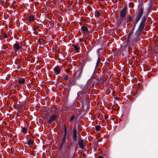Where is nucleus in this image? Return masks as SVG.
<instances>
[{"mask_svg": "<svg viewBox=\"0 0 158 158\" xmlns=\"http://www.w3.org/2000/svg\"><path fill=\"white\" fill-rule=\"evenodd\" d=\"M54 71L55 73L56 74L58 75L60 73V69L58 66H56L54 68Z\"/></svg>", "mask_w": 158, "mask_h": 158, "instance_id": "8", "label": "nucleus"}, {"mask_svg": "<svg viewBox=\"0 0 158 158\" xmlns=\"http://www.w3.org/2000/svg\"><path fill=\"white\" fill-rule=\"evenodd\" d=\"M143 12V9L142 8L140 9L139 12L137 14V16L135 18L134 20V23H133V25L131 30V31L130 33L129 34L127 37V43H129L131 42V41L130 40V35L131 34V33L135 29V27L136 24L139 21L140 18L142 17Z\"/></svg>", "mask_w": 158, "mask_h": 158, "instance_id": "2", "label": "nucleus"}, {"mask_svg": "<svg viewBox=\"0 0 158 158\" xmlns=\"http://www.w3.org/2000/svg\"><path fill=\"white\" fill-rule=\"evenodd\" d=\"M146 19L147 18L145 16L142 17L139 27L135 31L134 35L135 38L132 42H137L138 40V37L141 35L142 32L146 24Z\"/></svg>", "mask_w": 158, "mask_h": 158, "instance_id": "1", "label": "nucleus"}, {"mask_svg": "<svg viewBox=\"0 0 158 158\" xmlns=\"http://www.w3.org/2000/svg\"><path fill=\"white\" fill-rule=\"evenodd\" d=\"M132 21L131 18V17H129L128 19V21L131 22Z\"/></svg>", "mask_w": 158, "mask_h": 158, "instance_id": "24", "label": "nucleus"}, {"mask_svg": "<svg viewBox=\"0 0 158 158\" xmlns=\"http://www.w3.org/2000/svg\"><path fill=\"white\" fill-rule=\"evenodd\" d=\"M100 129V126L98 125V126H97L95 127V130L96 131H99V130Z\"/></svg>", "mask_w": 158, "mask_h": 158, "instance_id": "20", "label": "nucleus"}, {"mask_svg": "<svg viewBox=\"0 0 158 158\" xmlns=\"http://www.w3.org/2000/svg\"><path fill=\"white\" fill-rule=\"evenodd\" d=\"M115 1H117V0H115Z\"/></svg>", "mask_w": 158, "mask_h": 158, "instance_id": "30", "label": "nucleus"}, {"mask_svg": "<svg viewBox=\"0 0 158 158\" xmlns=\"http://www.w3.org/2000/svg\"><path fill=\"white\" fill-rule=\"evenodd\" d=\"M79 74L76 77V80H78L81 77V73H82V69H81L79 71Z\"/></svg>", "mask_w": 158, "mask_h": 158, "instance_id": "14", "label": "nucleus"}, {"mask_svg": "<svg viewBox=\"0 0 158 158\" xmlns=\"http://www.w3.org/2000/svg\"><path fill=\"white\" fill-rule=\"evenodd\" d=\"M27 144L29 146H31L33 145V142L32 140H29L27 141Z\"/></svg>", "mask_w": 158, "mask_h": 158, "instance_id": "15", "label": "nucleus"}, {"mask_svg": "<svg viewBox=\"0 0 158 158\" xmlns=\"http://www.w3.org/2000/svg\"><path fill=\"white\" fill-rule=\"evenodd\" d=\"M95 15L96 17H98L101 15V12L98 11H96L95 12Z\"/></svg>", "mask_w": 158, "mask_h": 158, "instance_id": "16", "label": "nucleus"}, {"mask_svg": "<svg viewBox=\"0 0 158 158\" xmlns=\"http://www.w3.org/2000/svg\"><path fill=\"white\" fill-rule=\"evenodd\" d=\"M73 48L74 49L76 52H79V50H80V45L78 44L76 45H74L73 46Z\"/></svg>", "mask_w": 158, "mask_h": 158, "instance_id": "11", "label": "nucleus"}, {"mask_svg": "<svg viewBox=\"0 0 158 158\" xmlns=\"http://www.w3.org/2000/svg\"><path fill=\"white\" fill-rule=\"evenodd\" d=\"M68 76L66 75L64 77V79L65 80H67L68 79Z\"/></svg>", "mask_w": 158, "mask_h": 158, "instance_id": "22", "label": "nucleus"}, {"mask_svg": "<svg viewBox=\"0 0 158 158\" xmlns=\"http://www.w3.org/2000/svg\"><path fill=\"white\" fill-rule=\"evenodd\" d=\"M3 36H4V37H5V38H8V36L6 34V33H4V34H3Z\"/></svg>", "mask_w": 158, "mask_h": 158, "instance_id": "23", "label": "nucleus"}, {"mask_svg": "<svg viewBox=\"0 0 158 158\" xmlns=\"http://www.w3.org/2000/svg\"><path fill=\"white\" fill-rule=\"evenodd\" d=\"M35 20L34 16L33 15H30L27 18V20L30 22L33 21Z\"/></svg>", "mask_w": 158, "mask_h": 158, "instance_id": "10", "label": "nucleus"}, {"mask_svg": "<svg viewBox=\"0 0 158 158\" xmlns=\"http://www.w3.org/2000/svg\"><path fill=\"white\" fill-rule=\"evenodd\" d=\"M27 131V128L24 127L22 128L21 130V132L23 134L25 133Z\"/></svg>", "mask_w": 158, "mask_h": 158, "instance_id": "17", "label": "nucleus"}, {"mask_svg": "<svg viewBox=\"0 0 158 158\" xmlns=\"http://www.w3.org/2000/svg\"><path fill=\"white\" fill-rule=\"evenodd\" d=\"M100 59L99 58H98L97 60L96 63V67H97L98 66V65L100 63Z\"/></svg>", "mask_w": 158, "mask_h": 158, "instance_id": "19", "label": "nucleus"}, {"mask_svg": "<svg viewBox=\"0 0 158 158\" xmlns=\"http://www.w3.org/2000/svg\"><path fill=\"white\" fill-rule=\"evenodd\" d=\"M79 40L80 42L83 41V38H79Z\"/></svg>", "mask_w": 158, "mask_h": 158, "instance_id": "25", "label": "nucleus"}, {"mask_svg": "<svg viewBox=\"0 0 158 158\" xmlns=\"http://www.w3.org/2000/svg\"><path fill=\"white\" fill-rule=\"evenodd\" d=\"M26 79L24 78H20L19 80V84L20 85H23L25 82Z\"/></svg>", "mask_w": 158, "mask_h": 158, "instance_id": "13", "label": "nucleus"}, {"mask_svg": "<svg viewBox=\"0 0 158 158\" xmlns=\"http://www.w3.org/2000/svg\"><path fill=\"white\" fill-rule=\"evenodd\" d=\"M81 30L82 33L84 34H85L87 33L88 31V28L84 26L81 27Z\"/></svg>", "mask_w": 158, "mask_h": 158, "instance_id": "12", "label": "nucleus"}, {"mask_svg": "<svg viewBox=\"0 0 158 158\" xmlns=\"http://www.w3.org/2000/svg\"><path fill=\"white\" fill-rule=\"evenodd\" d=\"M57 118V116L55 115H52L50 119L48 120V123H52Z\"/></svg>", "mask_w": 158, "mask_h": 158, "instance_id": "7", "label": "nucleus"}, {"mask_svg": "<svg viewBox=\"0 0 158 158\" xmlns=\"http://www.w3.org/2000/svg\"><path fill=\"white\" fill-rule=\"evenodd\" d=\"M73 139L74 142H77V132L76 128H74L73 131Z\"/></svg>", "mask_w": 158, "mask_h": 158, "instance_id": "5", "label": "nucleus"}, {"mask_svg": "<svg viewBox=\"0 0 158 158\" xmlns=\"http://www.w3.org/2000/svg\"><path fill=\"white\" fill-rule=\"evenodd\" d=\"M64 135H66L67 134V128L65 126L64 127Z\"/></svg>", "mask_w": 158, "mask_h": 158, "instance_id": "18", "label": "nucleus"}, {"mask_svg": "<svg viewBox=\"0 0 158 158\" xmlns=\"http://www.w3.org/2000/svg\"><path fill=\"white\" fill-rule=\"evenodd\" d=\"M66 137V135H64L63 137L61 140V142L60 147V149H62V146L65 142Z\"/></svg>", "mask_w": 158, "mask_h": 158, "instance_id": "9", "label": "nucleus"}, {"mask_svg": "<svg viewBox=\"0 0 158 158\" xmlns=\"http://www.w3.org/2000/svg\"><path fill=\"white\" fill-rule=\"evenodd\" d=\"M127 13L126 9L124 8L120 11V19L122 20L125 17Z\"/></svg>", "mask_w": 158, "mask_h": 158, "instance_id": "3", "label": "nucleus"}, {"mask_svg": "<svg viewBox=\"0 0 158 158\" xmlns=\"http://www.w3.org/2000/svg\"><path fill=\"white\" fill-rule=\"evenodd\" d=\"M154 0H151V2L153 1Z\"/></svg>", "mask_w": 158, "mask_h": 158, "instance_id": "28", "label": "nucleus"}, {"mask_svg": "<svg viewBox=\"0 0 158 158\" xmlns=\"http://www.w3.org/2000/svg\"><path fill=\"white\" fill-rule=\"evenodd\" d=\"M98 158H104L103 157L101 156H98Z\"/></svg>", "mask_w": 158, "mask_h": 158, "instance_id": "26", "label": "nucleus"}, {"mask_svg": "<svg viewBox=\"0 0 158 158\" xmlns=\"http://www.w3.org/2000/svg\"><path fill=\"white\" fill-rule=\"evenodd\" d=\"M75 119V117L74 116H72L70 119V121H72L73 119Z\"/></svg>", "mask_w": 158, "mask_h": 158, "instance_id": "21", "label": "nucleus"}, {"mask_svg": "<svg viewBox=\"0 0 158 158\" xmlns=\"http://www.w3.org/2000/svg\"><path fill=\"white\" fill-rule=\"evenodd\" d=\"M119 1H120L121 0H118Z\"/></svg>", "mask_w": 158, "mask_h": 158, "instance_id": "29", "label": "nucleus"}, {"mask_svg": "<svg viewBox=\"0 0 158 158\" xmlns=\"http://www.w3.org/2000/svg\"><path fill=\"white\" fill-rule=\"evenodd\" d=\"M21 47V44L19 43L16 42L13 45V48L15 50L19 51L20 50Z\"/></svg>", "mask_w": 158, "mask_h": 158, "instance_id": "4", "label": "nucleus"}, {"mask_svg": "<svg viewBox=\"0 0 158 158\" xmlns=\"http://www.w3.org/2000/svg\"><path fill=\"white\" fill-rule=\"evenodd\" d=\"M79 93H79V92H78V93H77V96H78L79 94Z\"/></svg>", "mask_w": 158, "mask_h": 158, "instance_id": "27", "label": "nucleus"}, {"mask_svg": "<svg viewBox=\"0 0 158 158\" xmlns=\"http://www.w3.org/2000/svg\"><path fill=\"white\" fill-rule=\"evenodd\" d=\"M78 145L80 148L84 149V148L85 144L84 142L82 140H80L78 143Z\"/></svg>", "mask_w": 158, "mask_h": 158, "instance_id": "6", "label": "nucleus"}]
</instances>
